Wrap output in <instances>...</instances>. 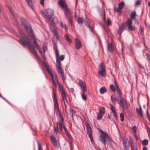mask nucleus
Listing matches in <instances>:
<instances>
[{
    "instance_id": "1",
    "label": "nucleus",
    "mask_w": 150,
    "mask_h": 150,
    "mask_svg": "<svg viewBox=\"0 0 150 150\" xmlns=\"http://www.w3.org/2000/svg\"><path fill=\"white\" fill-rule=\"evenodd\" d=\"M22 23L26 31L31 35H30L28 37L24 33H21L23 40H20L18 41L24 47L26 45L28 46L31 52L40 59L37 53L33 48L32 46L35 47L39 51L41 54H42V52L39 45L36 41V37L33 33L32 30L29 22L25 19H23L22 20Z\"/></svg>"
},
{
    "instance_id": "2",
    "label": "nucleus",
    "mask_w": 150,
    "mask_h": 150,
    "mask_svg": "<svg viewBox=\"0 0 150 150\" xmlns=\"http://www.w3.org/2000/svg\"><path fill=\"white\" fill-rule=\"evenodd\" d=\"M44 64L45 66L46 67L47 71L51 76L53 85L55 87H56L57 85L55 83V81H56L59 85L60 91L62 92V96H64V87L59 82L58 76L56 72L54 70L49 68L46 63H44Z\"/></svg>"
},
{
    "instance_id": "3",
    "label": "nucleus",
    "mask_w": 150,
    "mask_h": 150,
    "mask_svg": "<svg viewBox=\"0 0 150 150\" xmlns=\"http://www.w3.org/2000/svg\"><path fill=\"white\" fill-rule=\"evenodd\" d=\"M100 131L103 134L100 136V140L104 145L106 144V141H108L109 143H112V142H114L106 133L104 132L101 130H100Z\"/></svg>"
},
{
    "instance_id": "4",
    "label": "nucleus",
    "mask_w": 150,
    "mask_h": 150,
    "mask_svg": "<svg viewBox=\"0 0 150 150\" xmlns=\"http://www.w3.org/2000/svg\"><path fill=\"white\" fill-rule=\"evenodd\" d=\"M117 103L120 108L123 110H126L128 108L126 100L123 98L122 97L117 99Z\"/></svg>"
},
{
    "instance_id": "5",
    "label": "nucleus",
    "mask_w": 150,
    "mask_h": 150,
    "mask_svg": "<svg viewBox=\"0 0 150 150\" xmlns=\"http://www.w3.org/2000/svg\"><path fill=\"white\" fill-rule=\"evenodd\" d=\"M61 64L60 61L58 60H57V64L56 67L57 68L59 74L61 76L62 79L64 81L65 79L64 76V71L62 69L61 67Z\"/></svg>"
},
{
    "instance_id": "6",
    "label": "nucleus",
    "mask_w": 150,
    "mask_h": 150,
    "mask_svg": "<svg viewBox=\"0 0 150 150\" xmlns=\"http://www.w3.org/2000/svg\"><path fill=\"white\" fill-rule=\"evenodd\" d=\"M54 15L53 11L50 9H48L42 13V16L48 21H49Z\"/></svg>"
},
{
    "instance_id": "7",
    "label": "nucleus",
    "mask_w": 150,
    "mask_h": 150,
    "mask_svg": "<svg viewBox=\"0 0 150 150\" xmlns=\"http://www.w3.org/2000/svg\"><path fill=\"white\" fill-rule=\"evenodd\" d=\"M53 97L54 101V110H57L59 112V108L57 101V97L56 91L53 88Z\"/></svg>"
},
{
    "instance_id": "8",
    "label": "nucleus",
    "mask_w": 150,
    "mask_h": 150,
    "mask_svg": "<svg viewBox=\"0 0 150 150\" xmlns=\"http://www.w3.org/2000/svg\"><path fill=\"white\" fill-rule=\"evenodd\" d=\"M64 12L65 16L67 18L69 23L71 24V25L72 26V17H71L70 16V11L68 7H67L65 8L64 9Z\"/></svg>"
},
{
    "instance_id": "9",
    "label": "nucleus",
    "mask_w": 150,
    "mask_h": 150,
    "mask_svg": "<svg viewBox=\"0 0 150 150\" xmlns=\"http://www.w3.org/2000/svg\"><path fill=\"white\" fill-rule=\"evenodd\" d=\"M56 124L57 127H55L54 131L57 135H59L60 134V133L58 129H59L62 132V128L63 127L64 125L63 123L60 122H57Z\"/></svg>"
},
{
    "instance_id": "10",
    "label": "nucleus",
    "mask_w": 150,
    "mask_h": 150,
    "mask_svg": "<svg viewBox=\"0 0 150 150\" xmlns=\"http://www.w3.org/2000/svg\"><path fill=\"white\" fill-rule=\"evenodd\" d=\"M78 84L81 88L82 91L83 92H87V87L85 82L80 80H79Z\"/></svg>"
},
{
    "instance_id": "11",
    "label": "nucleus",
    "mask_w": 150,
    "mask_h": 150,
    "mask_svg": "<svg viewBox=\"0 0 150 150\" xmlns=\"http://www.w3.org/2000/svg\"><path fill=\"white\" fill-rule=\"evenodd\" d=\"M64 96H62V93L61 91H60V92L61 93V96L62 97V99L64 101V104L65 106V111L66 112H67V105L68 104V100L67 99V98L68 97V96L67 95V94L65 91V90H64Z\"/></svg>"
},
{
    "instance_id": "12",
    "label": "nucleus",
    "mask_w": 150,
    "mask_h": 150,
    "mask_svg": "<svg viewBox=\"0 0 150 150\" xmlns=\"http://www.w3.org/2000/svg\"><path fill=\"white\" fill-rule=\"evenodd\" d=\"M50 139L54 147L57 148L60 145L59 141L57 140L54 137L51 135L50 137Z\"/></svg>"
},
{
    "instance_id": "13",
    "label": "nucleus",
    "mask_w": 150,
    "mask_h": 150,
    "mask_svg": "<svg viewBox=\"0 0 150 150\" xmlns=\"http://www.w3.org/2000/svg\"><path fill=\"white\" fill-rule=\"evenodd\" d=\"M132 20L130 18H128L126 21V24L128 28L131 30H134V28L132 25Z\"/></svg>"
},
{
    "instance_id": "14",
    "label": "nucleus",
    "mask_w": 150,
    "mask_h": 150,
    "mask_svg": "<svg viewBox=\"0 0 150 150\" xmlns=\"http://www.w3.org/2000/svg\"><path fill=\"white\" fill-rule=\"evenodd\" d=\"M58 3L60 6L63 9L67 7L65 0H59Z\"/></svg>"
},
{
    "instance_id": "15",
    "label": "nucleus",
    "mask_w": 150,
    "mask_h": 150,
    "mask_svg": "<svg viewBox=\"0 0 150 150\" xmlns=\"http://www.w3.org/2000/svg\"><path fill=\"white\" fill-rule=\"evenodd\" d=\"M75 47L77 49H80L82 47V45L80 41L77 39L75 40Z\"/></svg>"
},
{
    "instance_id": "16",
    "label": "nucleus",
    "mask_w": 150,
    "mask_h": 150,
    "mask_svg": "<svg viewBox=\"0 0 150 150\" xmlns=\"http://www.w3.org/2000/svg\"><path fill=\"white\" fill-rule=\"evenodd\" d=\"M110 106L111 110L113 113V115L115 118H116L117 117V115L115 111V108L112 105H110Z\"/></svg>"
},
{
    "instance_id": "17",
    "label": "nucleus",
    "mask_w": 150,
    "mask_h": 150,
    "mask_svg": "<svg viewBox=\"0 0 150 150\" xmlns=\"http://www.w3.org/2000/svg\"><path fill=\"white\" fill-rule=\"evenodd\" d=\"M126 29L125 27L124 26V24L122 23L121 24V26L119 27L118 33L121 35V34L122 33L123 31Z\"/></svg>"
},
{
    "instance_id": "18",
    "label": "nucleus",
    "mask_w": 150,
    "mask_h": 150,
    "mask_svg": "<svg viewBox=\"0 0 150 150\" xmlns=\"http://www.w3.org/2000/svg\"><path fill=\"white\" fill-rule=\"evenodd\" d=\"M116 86L117 88V92L118 94V96H117V99L122 97L121 95V91L119 88V87L117 84L116 83Z\"/></svg>"
},
{
    "instance_id": "19",
    "label": "nucleus",
    "mask_w": 150,
    "mask_h": 150,
    "mask_svg": "<svg viewBox=\"0 0 150 150\" xmlns=\"http://www.w3.org/2000/svg\"><path fill=\"white\" fill-rule=\"evenodd\" d=\"M98 73L99 75L103 77H105L107 76L106 71L99 70Z\"/></svg>"
},
{
    "instance_id": "20",
    "label": "nucleus",
    "mask_w": 150,
    "mask_h": 150,
    "mask_svg": "<svg viewBox=\"0 0 150 150\" xmlns=\"http://www.w3.org/2000/svg\"><path fill=\"white\" fill-rule=\"evenodd\" d=\"M99 68V70L106 71L105 65L103 63H101L100 64Z\"/></svg>"
},
{
    "instance_id": "21",
    "label": "nucleus",
    "mask_w": 150,
    "mask_h": 150,
    "mask_svg": "<svg viewBox=\"0 0 150 150\" xmlns=\"http://www.w3.org/2000/svg\"><path fill=\"white\" fill-rule=\"evenodd\" d=\"M108 50L111 52H112L113 50L114 49L112 46V44L111 43H109L108 45Z\"/></svg>"
},
{
    "instance_id": "22",
    "label": "nucleus",
    "mask_w": 150,
    "mask_h": 150,
    "mask_svg": "<svg viewBox=\"0 0 150 150\" xmlns=\"http://www.w3.org/2000/svg\"><path fill=\"white\" fill-rule=\"evenodd\" d=\"M107 91V89L105 87H103L101 88L100 89V92L101 94H103L106 92Z\"/></svg>"
},
{
    "instance_id": "23",
    "label": "nucleus",
    "mask_w": 150,
    "mask_h": 150,
    "mask_svg": "<svg viewBox=\"0 0 150 150\" xmlns=\"http://www.w3.org/2000/svg\"><path fill=\"white\" fill-rule=\"evenodd\" d=\"M117 100V98H116V97L113 95L111 96V100L112 102L114 104H115Z\"/></svg>"
},
{
    "instance_id": "24",
    "label": "nucleus",
    "mask_w": 150,
    "mask_h": 150,
    "mask_svg": "<svg viewBox=\"0 0 150 150\" xmlns=\"http://www.w3.org/2000/svg\"><path fill=\"white\" fill-rule=\"evenodd\" d=\"M29 6L31 7L32 8H33V5L32 0H26Z\"/></svg>"
},
{
    "instance_id": "25",
    "label": "nucleus",
    "mask_w": 150,
    "mask_h": 150,
    "mask_svg": "<svg viewBox=\"0 0 150 150\" xmlns=\"http://www.w3.org/2000/svg\"><path fill=\"white\" fill-rule=\"evenodd\" d=\"M60 26L62 28H64L65 30H67V27L66 24L63 25L62 22V21L60 22Z\"/></svg>"
},
{
    "instance_id": "26",
    "label": "nucleus",
    "mask_w": 150,
    "mask_h": 150,
    "mask_svg": "<svg viewBox=\"0 0 150 150\" xmlns=\"http://www.w3.org/2000/svg\"><path fill=\"white\" fill-rule=\"evenodd\" d=\"M86 92H83L82 91L81 92V96L82 99L84 100H86L87 99L86 96L85 94V93Z\"/></svg>"
},
{
    "instance_id": "27",
    "label": "nucleus",
    "mask_w": 150,
    "mask_h": 150,
    "mask_svg": "<svg viewBox=\"0 0 150 150\" xmlns=\"http://www.w3.org/2000/svg\"><path fill=\"white\" fill-rule=\"evenodd\" d=\"M105 109L104 107H102L100 109L99 112L103 114L105 113Z\"/></svg>"
},
{
    "instance_id": "28",
    "label": "nucleus",
    "mask_w": 150,
    "mask_h": 150,
    "mask_svg": "<svg viewBox=\"0 0 150 150\" xmlns=\"http://www.w3.org/2000/svg\"><path fill=\"white\" fill-rule=\"evenodd\" d=\"M58 35L56 31H55L54 32V36L53 37V38L55 40H57L58 39Z\"/></svg>"
},
{
    "instance_id": "29",
    "label": "nucleus",
    "mask_w": 150,
    "mask_h": 150,
    "mask_svg": "<svg viewBox=\"0 0 150 150\" xmlns=\"http://www.w3.org/2000/svg\"><path fill=\"white\" fill-rule=\"evenodd\" d=\"M65 38L66 40L69 43H71L72 42L71 39L69 38V36L68 35H65Z\"/></svg>"
},
{
    "instance_id": "30",
    "label": "nucleus",
    "mask_w": 150,
    "mask_h": 150,
    "mask_svg": "<svg viewBox=\"0 0 150 150\" xmlns=\"http://www.w3.org/2000/svg\"><path fill=\"white\" fill-rule=\"evenodd\" d=\"M136 110L138 113L141 116H142L143 114L141 108H140L139 109H137Z\"/></svg>"
},
{
    "instance_id": "31",
    "label": "nucleus",
    "mask_w": 150,
    "mask_h": 150,
    "mask_svg": "<svg viewBox=\"0 0 150 150\" xmlns=\"http://www.w3.org/2000/svg\"><path fill=\"white\" fill-rule=\"evenodd\" d=\"M58 22V20L57 17H54L52 20V23L54 24H56Z\"/></svg>"
},
{
    "instance_id": "32",
    "label": "nucleus",
    "mask_w": 150,
    "mask_h": 150,
    "mask_svg": "<svg viewBox=\"0 0 150 150\" xmlns=\"http://www.w3.org/2000/svg\"><path fill=\"white\" fill-rule=\"evenodd\" d=\"M137 127L136 126H134L132 128V130L134 134L136 133L137 130Z\"/></svg>"
},
{
    "instance_id": "33",
    "label": "nucleus",
    "mask_w": 150,
    "mask_h": 150,
    "mask_svg": "<svg viewBox=\"0 0 150 150\" xmlns=\"http://www.w3.org/2000/svg\"><path fill=\"white\" fill-rule=\"evenodd\" d=\"M125 5V3L124 2H122L120 3L119 4V8L120 9H122L123 8Z\"/></svg>"
},
{
    "instance_id": "34",
    "label": "nucleus",
    "mask_w": 150,
    "mask_h": 150,
    "mask_svg": "<svg viewBox=\"0 0 150 150\" xmlns=\"http://www.w3.org/2000/svg\"><path fill=\"white\" fill-rule=\"evenodd\" d=\"M136 16V12L135 11H133L132 13L130 16L133 19H135Z\"/></svg>"
},
{
    "instance_id": "35",
    "label": "nucleus",
    "mask_w": 150,
    "mask_h": 150,
    "mask_svg": "<svg viewBox=\"0 0 150 150\" xmlns=\"http://www.w3.org/2000/svg\"><path fill=\"white\" fill-rule=\"evenodd\" d=\"M103 115L99 112L98 115L97 116V119L98 120H100L102 119Z\"/></svg>"
},
{
    "instance_id": "36",
    "label": "nucleus",
    "mask_w": 150,
    "mask_h": 150,
    "mask_svg": "<svg viewBox=\"0 0 150 150\" xmlns=\"http://www.w3.org/2000/svg\"><path fill=\"white\" fill-rule=\"evenodd\" d=\"M86 127L88 133H91V129L90 126L89 125H87Z\"/></svg>"
},
{
    "instance_id": "37",
    "label": "nucleus",
    "mask_w": 150,
    "mask_h": 150,
    "mask_svg": "<svg viewBox=\"0 0 150 150\" xmlns=\"http://www.w3.org/2000/svg\"><path fill=\"white\" fill-rule=\"evenodd\" d=\"M129 142L131 146L136 145L134 144L133 139L131 138H129Z\"/></svg>"
},
{
    "instance_id": "38",
    "label": "nucleus",
    "mask_w": 150,
    "mask_h": 150,
    "mask_svg": "<svg viewBox=\"0 0 150 150\" xmlns=\"http://www.w3.org/2000/svg\"><path fill=\"white\" fill-rule=\"evenodd\" d=\"M142 143L143 144H144L145 145H146L148 143V141L146 139H144L142 141Z\"/></svg>"
},
{
    "instance_id": "39",
    "label": "nucleus",
    "mask_w": 150,
    "mask_h": 150,
    "mask_svg": "<svg viewBox=\"0 0 150 150\" xmlns=\"http://www.w3.org/2000/svg\"><path fill=\"white\" fill-rule=\"evenodd\" d=\"M78 22L79 24H82L83 22V18H79L78 19Z\"/></svg>"
},
{
    "instance_id": "40",
    "label": "nucleus",
    "mask_w": 150,
    "mask_h": 150,
    "mask_svg": "<svg viewBox=\"0 0 150 150\" xmlns=\"http://www.w3.org/2000/svg\"><path fill=\"white\" fill-rule=\"evenodd\" d=\"M110 88L112 91H115V89L113 85H111L110 86Z\"/></svg>"
},
{
    "instance_id": "41",
    "label": "nucleus",
    "mask_w": 150,
    "mask_h": 150,
    "mask_svg": "<svg viewBox=\"0 0 150 150\" xmlns=\"http://www.w3.org/2000/svg\"><path fill=\"white\" fill-rule=\"evenodd\" d=\"M120 117L121 118V121H124V114L122 113H121L120 115Z\"/></svg>"
},
{
    "instance_id": "42",
    "label": "nucleus",
    "mask_w": 150,
    "mask_h": 150,
    "mask_svg": "<svg viewBox=\"0 0 150 150\" xmlns=\"http://www.w3.org/2000/svg\"><path fill=\"white\" fill-rule=\"evenodd\" d=\"M132 150H137V146L136 145L131 146Z\"/></svg>"
},
{
    "instance_id": "43",
    "label": "nucleus",
    "mask_w": 150,
    "mask_h": 150,
    "mask_svg": "<svg viewBox=\"0 0 150 150\" xmlns=\"http://www.w3.org/2000/svg\"><path fill=\"white\" fill-rule=\"evenodd\" d=\"M55 53L57 58L59 57V53L57 49L55 50Z\"/></svg>"
},
{
    "instance_id": "44",
    "label": "nucleus",
    "mask_w": 150,
    "mask_h": 150,
    "mask_svg": "<svg viewBox=\"0 0 150 150\" xmlns=\"http://www.w3.org/2000/svg\"><path fill=\"white\" fill-rule=\"evenodd\" d=\"M65 56L64 55H61L59 57V59L62 61L64 60V58Z\"/></svg>"
},
{
    "instance_id": "45",
    "label": "nucleus",
    "mask_w": 150,
    "mask_h": 150,
    "mask_svg": "<svg viewBox=\"0 0 150 150\" xmlns=\"http://www.w3.org/2000/svg\"><path fill=\"white\" fill-rule=\"evenodd\" d=\"M69 111H70V113L71 116V117H73V112H74L71 109H70L69 110Z\"/></svg>"
},
{
    "instance_id": "46",
    "label": "nucleus",
    "mask_w": 150,
    "mask_h": 150,
    "mask_svg": "<svg viewBox=\"0 0 150 150\" xmlns=\"http://www.w3.org/2000/svg\"><path fill=\"white\" fill-rule=\"evenodd\" d=\"M140 0H138L136 1L135 4V5L136 6L139 5L140 4Z\"/></svg>"
},
{
    "instance_id": "47",
    "label": "nucleus",
    "mask_w": 150,
    "mask_h": 150,
    "mask_svg": "<svg viewBox=\"0 0 150 150\" xmlns=\"http://www.w3.org/2000/svg\"><path fill=\"white\" fill-rule=\"evenodd\" d=\"M88 134L89 137L91 139V141H92L93 140V137L91 134V133H88Z\"/></svg>"
},
{
    "instance_id": "48",
    "label": "nucleus",
    "mask_w": 150,
    "mask_h": 150,
    "mask_svg": "<svg viewBox=\"0 0 150 150\" xmlns=\"http://www.w3.org/2000/svg\"><path fill=\"white\" fill-rule=\"evenodd\" d=\"M121 9H120L119 8H115V11H117V12L120 13L121 12Z\"/></svg>"
},
{
    "instance_id": "49",
    "label": "nucleus",
    "mask_w": 150,
    "mask_h": 150,
    "mask_svg": "<svg viewBox=\"0 0 150 150\" xmlns=\"http://www.w3.org/2000/svg\"><path fill=\"white\" fill-rule=\"evenodd\" d=\"M63 128L64 129V130L66 133V134H68V131H67V129H66V128L65 127V126H64V125L63 127Z\"/></svg>"
},
{
    "instance_id": "50",
    "label": "nucleus",
    "mask_w": 150,
    "mask_h": 150,
    "mask_svg": "<svg viewBox=\"0 0 150 150\" xmlns=\"http://www.w3.org/2000/svg\"><path fill=\"white\" fill-rule=\"evenodd\" d=\"M43 50L44 52H45L47 50V48L46 47V46L43 45Z\"/></svg>"
},
{
    "instance_id": "51",
    "label": "nucleus",
    "mask_w": 150,
    "mask_h": 150,
    "mask_svg": "<svg viewBox=\"0 0 150 150\" xmlns=\"http://www.w3.org/2000/svg\"><path fill=\"white\" fill-rule=\"evenodd\" d=\"M146 55L147 56V59L148 60H150V55H149L147 53H146Z\"/></svg>"
},
{
    "instance_id": "52",
    "label": "nucleus",
    "mask_w": 150,
    "mask_h": 150,
    "mask_svg": "<svg viewBox=\"0 0 150 150\" xmlns=\"http://www.w3.org/2000/svg\"><path fill=\"white\" fill-rule=\"evenodd\" d=\"M111 23V21L110 19H108L107 23L108 25H110Z\"/></svg>"
},
{
    "instance_id": "53",
    "label": "nucleus",
    "mask_w": 150,
    "mask_h": 150,
    "mask_svg": "<svg viewBox=\"0 0 150 150\" xmlns=\"http://www.w3.org/2000/svg\"><path fill=\"white\" fill-rule=\"evenodd\" d=\"M39 150H42V149L41 146V144L40 143H39Z\"/></svg>"
},
{
    "instance_id": "54",
    "label": "nucleus",
    "mask_w": 150,
    "mask_h": 150,
    "mask_svg": "<svg viewBox=\"0 0 150 150\" xmlns=\"http://www.w3.org/2000/svg\"><path fill=\"white\" fill-rule=\"evenodd\" d=\"M44 0H40V3L42 6L44 5Z\"/></svg>"
},
{
    "instance_id": "55",
    "label": "nucleus",
    "mask_w": 150,
    "mask_h": 150,
    "mask_svg": "<svg viewBox=\"0 0 150 150\" xmlns=\"http://www.w3.org/2000/svg\"><path fill=\"white\" fill-rule=\"evenodd\" d=\"M134 134V136L136 139V140H138V138L137 137L136 135V134Z\"/></svg>"
},
{
    "instance_id": "56",
    "label": "nucleus",
    "mask_w": 150,
    "mask_h": 150,
    "mask_svg": "<svg viewBox=\"0 0 150 150\" xmlns=\"http://www.w3.org/2000/svg\"><path fill=\"white\" fill-rule=\"evenodd\" d=\"M9 10H10V12L11 13L13 14V9H12L10 7H9Z\"/></svg>"
},
{
    "instance_id": "57",
    "label": "nucleus",
    "mask_w": 150,
    "mask_h": 150,
    "mask_svg": "<svg viewBox=\"0 0 150 150\" xmlns=\"http://www.w3.org/2000/svg\"><path fill=\"white\" fill-rule=\"evenodd\" d=\"M124 147L125 150H129L128 146L127 147V146H125Z\"/></svg>"
},
{
    "instance_id": "58",
    "label": "nucleus",
    "mask_w": 150,
    "mask_h": 150,
    "mask_svg": "<svg viewBox=\"0 0 150 150\" xmlns=\"http://www.w3.org/2000/svg\"><path fill=\"white\" fill-rule=\"evenodd\" d=\"M127 144V142L126 141H124L123 142V144L124 145V146H126V145Z\"/></svg>"
},
{
    "instance_id": "59",
    "label": "nucleus",
    "mask_w": 150,
    "mask_h": 150,
    "mask_svg": "<svg viewBox=\"0 0 150 150\" xmlns=\"http://www.w3.org/2000/svg\"><path fill=\"white\" fill-rule=\"evenodd\" d=\"M135 24H136L137 25L139 24V22L137 20H135Z\"/></svg>"
},
{
    "instance_id": "60",
    "label": "nucleus",
    "mask_w": 150,
    "mask_h": 150,
    "mask_svg": "<svg viewBox=\"0 0 150 150\" xmlns=\"http://www.w3.org/2000/svg\"><path fill=\"white\" fill-rule=\"evenodd\" d=\"M138 64L139 65L140 67H141L143 69H144V67H143V66H142L141 64H140L139 63H138Z\"/></svg>"
},
{
    "instance_id": "61",
    "label": "nucleus",
    "mask_w": 150,
    "mask_h": 150,
    "mask_svg": "<svg viewBox=\"0 0 150 150\" xmlns=\"http://www.w3.org/2000/svg\"><path fill=\"white\" fill-rule=\"evenodd\" d=\"M143 150H147V149L146 147H144L143 148Z\"/></svg>"
},
{
    "instance_id": "62",
    "label": "nucleus",
    "mask_w": 150,
    "mask_h": 150,
    "mask_svg": "<svg viewBox=\"0 0 150 150\" xmlns=\"http://www.w3.org/2000/svg\"><path fill=\"white\" fill-rule=\"evenodd\" d=\"M148 6L150 7V1L148 2Z\"/></svg>"
},
{
    "instance_id": "63",
    "label": "nucleus",
    "mask_w": 150,
    "mask_h": 150,
    "mask_svg": "<svg viewBox=\"0 0 150 150\" xmlns=\"http://www.w3.org/2000/svg\"><path fill=\"white\" fill-rule=\"evenodd\" d=\"M88 27L89 28V29L91 30V29L89 25H88Z\"/></svg>"
},
{
    "instance_id": "64",
    "label": "nucleus",
    "mask_w": 150,
    "mask_h": 150,
    "mask_svg": "<svg viewBox=\"0 0 150 150\" xmlns=\"http://www.w3.org/2000/svg\"><path fill=\"white\" fill-rule=\"evenodd\" d=\"M115 84H116H116H117V83H116V81H115Z\"/></svg>"
}]
</instances>
